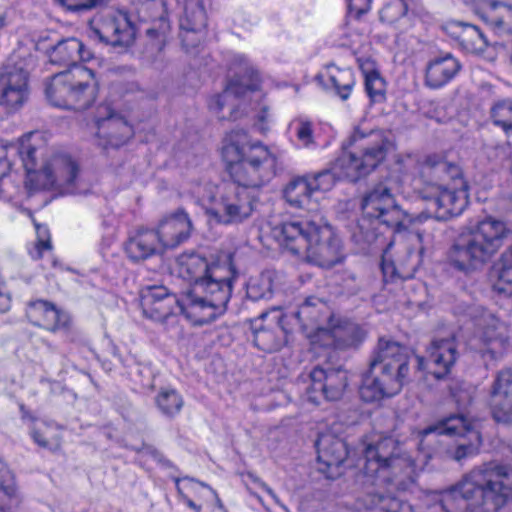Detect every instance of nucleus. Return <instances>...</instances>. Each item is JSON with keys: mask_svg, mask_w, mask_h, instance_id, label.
<instances>
[{"mask_svg": "<svg viewBox=\"0 0 512 512\" xmlns=\"http://www.w3.org/2000/svg\"><path fill=\"white\" fill-rule=\"evenodd\" d=\"M296 137L299 142L306 148L311 147L315 144L312 123L308 120L298 119L295 121Z\"/></svg>", "mask_w": 512, "mask_h": 512, "instance_id": "obj_53", "label": "nucleus"}, {"mask_svg": "<svg viewBox=\"0 0 512 512\" xmlns=\"http://www.w3.org/2000/svg\"><path fill=\"white\" fill-rule=\"evenodd\" d=\"M407 11V3L402 0H392L380 10L379 18L384 23L393 24L405 16Z\"/></svg>", "mask_w": 512, "mask_h": 512, "instance_id": "obj_49", "label": "nucleus"}, {"mask_svg": "<svg viewBox=\"0 0 512 512\" xmlns=\"http://www.w3.org/2000/svg\"><path fill=\"white\" fill-rule=\"evenodd\" d=\"M363 445L362 476L366 479L364 483L371 486H386L412 466L410 457L392 437H379L364 442Z\"/></svg>", "mask_w": 512, "mask_h": 512, "instance_id": "obj_8", "label": "nucleus"}, {"mask_svg": "<svg viewBox=\"0 0 512 512\" xmlns=\"http://www.w3.org/2000/svg\"><path fill=\"white\" fill-rule=\"evenodd\" d=\"M82 42L76 38H66L48 50L50 62L57 65L78 66Z\"/></svg>", "mask_w": 512, "mask_h": 512, "instance_id": "obj_37", "label": "nucleus"}, {"mask_svg": "<svg viewBox=\"0 0 512 512\" xmlns=\"http://www.w3.org/2000/svg\"><path fill=\"white\" fill-rule=\"evenodd\" d=\"M246 294L253 301L270 299L273 295V274L266 271L251 278L247 284Z\"/></svg>", "mask_w": 512, "mask_h": 512, "instance_id": "obj_42", "label": "nucleus"}, {"mask_svg": "<svg viewBox=\"0 0 512 512\" xmlns=\"http://www.w3.org/2000/svg\"><path fill=\"white\" fill-rule=\"evenodd\" d=\"M368 370L392 396L398 394L408 380L409 367L394 368L389 364L369 362Z\"/></svg>", "mask_w": 512, "mask_h": 512, "instance_id": "obj_33", "label": "nucleus"}, {"mask_svg": "<svg viewBox=\"0 0 512 512\" xmlns=\"http://www.w3.org/2000/svg\"><path fill=\"white\" fill-rule=\"evenodd\" d=\"M492 123L501 128L506 136L512 135V99L496 101L490 109Z\"/></svg>", "mask_w": 512, "mask_h": 512, "instance_id": "obj_43", "label": "nucleus"}, {"mask_svg": "<svg viewBox=\"0 0 512 512\" xmlns=\"http://www.w3.org/2000/svg\"><path fill=\"white\" fill-rule=\"evenodd\" d=\"M50 248H51L50 240L49 239L40 238L38 240V243H37V250H38L37 257L40 258L42 256V251L50 249Z\"/></svg>", "mask_w": 512, "mask_h": 512, "instance_id": "obj_63", "label": "nucleus"}, {"mask_svg": "<svg viewBox=\"0 0 512 512\" xmlns=\"http://www.w3.org/2000/svg\"><path fill=\"white\" fill-rule=\"evenodd\" d=\"M162 245L153 229L141 227L131 234L124 244V251L134 263L143 262L162 252Z\"/></svg>", "mask_w": 512, "mask_h": 512, "instance_id": "obj_27", "label": "nucleus"}, {"mask_svg": "<svg viewBox=\"0 0 512 512\" xmlns=\"http://www.w3.org/2000/svg\"><path fill=\"white\" fill-rule=\"evenodd\" d=\"M325 333L332 339L337 350L357 349L365 340L367 332L358 323L345 318H333L329 321Z\"/></svg>", "mask_w": 512, "mask_h": 512, "instance_id": "obj_24", "label": "nucleus"}, {"mask_svg": "<svg viewBox=\"0 0 512 512\" xmlns=\"http://www.w3.org/2000/svg\"><path fill=\"white\" fill-rule=\"evenodd\" d=\"M49 162L54 173L56 189L74 193L79 173L78 164L68 155H56Z\"/></svg>", "mask_w": 512, "mask_h": 512, "instance_id": "obj_36", "label": "nucleus"}, {"mask_svg": "<svg viewBox=\"0 0 512 512\" xmlns=\"http://www.w3.org/2000/svg\"><path fill=\"white\" fill-rule=\"evenodd\" d=\"M112 354L114 355V357H116L119 362L124 366V367H129L131 366V362L134 361V359L132 357H127V358H123L120 354H119V349L117 348V346L115 345H112Z\"/></svg>", "mask_w": 512, "mask_h": 512, "instance_id": "obj_62", "label": "nucleus"}, {"mask_svg": "<svg viewBox=\"0 0 512 512\" xmlns=\"http://www.w3.org/2000/svg\"><path fill=\"white\" fill-rule=\"evenodd\" d=\"M247 476L255 483H258L262 489H264L275 501L278 502V498L274 491L263 481H261L256 475L249 472Z\"/></svg>", "mask_w": 512, "mask_h": 512, "instance_id": "obj_60", "label": "nucleus"}, {"mask_svg": "<svg viewBox=\"0 0 512 512\" xmlns=\"http://www.w3.org/2000/svg\"><path fill=\"white\" fill-rule=\"evenodd\" d=\"M359 395L360 398L367 403L379 401L384 397H391V395L379 383V379L374 377L369 370L364 372L362 375Z\"/></svg>", "mask_w": 512, "mask_h": 512, "instance_id": "obj_44", "label": "nucleus"}, {"mask_svg": "<svg viewBox=\"0 0 512 512\" xmlns=\"http://www.w3.org/2000/svg\"><path fill=\"white\" fill-rule=\"evenodd\" d=\"M315 446L318 461L327 468L339 467L348 456L345 441L330 433L319 435Z\"/></svg>", "mask_w": 512, "mask_h": 512, "instance_id": "obj_32", "label": "nucleus"}, {"mask_svg": "<svg viewBox=\"0 0 512 512\" xmlns=\"http://www.w3.org/2000/svg\"><path fill=\"white\" fill-rule=\"evenodd\" d=\"M371 504L384 512H413L409 503L381 493L372 494Z\"/></svg>", "mask_w": 512, "mask_h": 512, "instance_id": "obj_47", "label": "nucleus"}, {"mask_svg": "<svg viewBox=\"0 0 512 512\" xmlns=\"http://www.w3.org/2000/svg\"><path fill=\"white\" fill-rule=\"evenodd\" d=\"M240 64H244V76H248L250 83L246 84L240 77H235L229 81L225 90L217 96L215 102L210 105L215 111H221L227 104L231 97L240 98L243 97L247 92H252L258 89V72L247 65L246 58L244 56H237L235 58Z\"/></svg>", "mask_w": 512, "mask_h": 512, "instance_id": "obj_31", "label": "nucleus"}, {"mask_svg": "<svg viewBox=\"0 0 512 512\" xmlns=\"http://www.w3.org/2000/svg\"><path fill=\"white\" fill-rule=\"evenodd\" d=\"M267 315L262 313L258 318L251 320L252 342L258 349L272 353L285 344L287 331L281 323L282 317L271 324L264 325L263 320Z\"/></svg>", "mask_w": 512, "mask_h": 512, "instance_id": "obj_23", "label": "nucleus"}, {"mask_svg": "<svg viewBox=\"0 0 512 512\" xmlns=\"http://www.w3.org/2000/svg\"><path fill=\"white\" fill-rule=\"evenodd\" d=\"M510 233L503 221L486 217L453 240L446 252V262L465 275L481 271L504 246Z\"/></svg>", "mask_w": 512, "mask_h": 512, "instance_id": "obj_5", "label": "nucleus"}, {"mask_svg": "<svg viewBox=\"0 0 512 512\" xmlns=\"http://www.w3.org/2000/svg\"><path fill=\"white\" fill-rule=\"evenodd\" d=\"M447 435V436H465L469 440L459 442L453 452V459L460 462L463 459L476 455L481 444V437L478 431L472 429L471 422L464 414L450 415L436 424L428 426L422 431L423 436L429 434Z\"/></svg>", "mask_w": 512, "mask_h": 512, "instance_id": "obj_14", "label": "nucleus"}, {"mask_svg": "<svg viewBox=\"0 0 512 512\" xmlns=\"http://www.w3.org/2000/svg\"><path fill=\"white\" fill-rule=\"evenodd\" d=\"M328 78L336 94L342 100H347L355 84L352 71L350 69L333 68L329 70Z\"/></svg>", "mask_w": 512, "mask_h": 512, "instance_id": "obj_45", "label": "nucleus"}, {"mask_svg": "<svg viewBox=\"0 0 512 512\" xmlns=\"http://www.w3.org/2000/svg\"><path fill=\"white\" fill-rule=\"evenodd\" d=\"M427 356H418L417 363L420 370H427L437 380L444 379L455 365L459 353L454 338L433 340L427 348Z\"/></svg>", "mask_w": 512, "mask_h": 512, "instance_id": "obj_17", "label": "nucleus"}, {"mask_svg": "<svg viewBox=\"0 0 512 512\" xmlns=\"http://www.w3.org/2000/svg\"><path fill=\"white\" fill-rule=\"evenodd\" d=\"M203 32H190L180 30V38L183 47L189 51L192 48H196L202 40Z\"/></svg>", "mask_w": 512, "mask_h": 512, "instance_id": "obj_55", "label": "nucleus"}, {"mask_svg": "<svg viewBox=\"0 0 512 512\" xmlns=\"http://www.w3.org/2000/svg\"><path fill=\"white\" fill-rule=\"evenodd\" d=\"M428 203L426 211L419 218H434L438 221H447L460 215L468 204L467 191L463 180L453 186L427 188L417 194Z\"/></svg>", "mask_w": 512, "mask_h": 512, "instance_id": "obj_12", "label": "nucleus"}, {"mask_svg": "<svg viewBox=\"0 0 512 512\" xmlns=\"http://www.w3.org/2000/svg\"><path fill=\"white\" fill-rule=\"evenodd\" d=\"M85 66H74L50 77L45 86L48 102L55 107L68 109L74 97L77 75H82Z\"/></svg>", "mask_w": 512, "mask_h": 512, "instance_id": "obj_21", "label": "nucleus"}, {"mask_svg": "<svg viewBox=\"0 0 512 512\" xmlns=\"http://www.w3.org/2000/svg\"><path fill=\"white\" fill-rule=\"evenodd\" d=\"M154 460L165 469H175L174 464L165 457L162 452H159L158 455L154 458Z\"/></svg>", "mask_w": 512, "mask_h": 512, "instance_id": "obj_61", "label": "nucleus"}, {"mask_svg": "<svg viewBox=\"0 0 512 512\" xmlns=\"http://www.w3.org/2000/svg\"><path fill=\"white\" fill-rule=\"evenodd\" d=\"M488 403L495 421L512 423V368H503L496 373Z\"/></svg>", "mask_w": 512, "mask_h": 512, "instance_id": "obj_19", "label": "nucleus"}, {"mask_svg": "<svg viewBox=\"0 0 512 512\" xmlns=\"http://www.w3.org/2000/svg\"><path fill=\"white\" fill-rule=\"evenodd\" d=\"M78 82L70 110L83 111L88 109L95 102L98 95V81L92 69L84 67L82 75H77Z\"/></svg>", "mask_w": 512, "mask_h": 512, "instance_id": "obj_34", "label": "nucleus"}, {"mask_svg": "<svg viewBox=\"0 0 512 512\" xmlns=\"http://www.w3.org/2000/svg\"><path fill=\"white\" fill-rule=\"evenodd\" d=\"M0 493H3L9 499L16 496L14 475L2 460H0ZM0 511L6 512L1 504Z\"/></svg>", "mask_w": 512, "mask_h": 512, "instance_id": "obj_51", "label": "nucleus"}, {"mask_svg": "<svg viewBox=\"0 0 512 512\" xmlns=\"http://www.w3.org/2000/svg\"><path fill=\"white\" fill-rule=\"evenodd\" d=\"M179 26L182 31L204 32L207 16L201 0H184V12Z\"/></svg>", "mask_w": 512, "mask_h": 512, "instance_id": "obj_39", "label": "nucleus"}, {"mask_svg": "<svg viewBox=\"0 0 512 512\" xmlns=\"http://www.w3.org/2000/svg\"><path fill=\"white\" fill-rule=\"evenodd\" d=\"M450 394L453 397L460 412L458 414H464V411L473 402V390L466 386L464 383H455L450 385Z\"/></svg>", "mask_w": 512, "mask_h": 512, "instance_id": "obj_50", "label": "nucleus"}, {"mask_svg": "<svg viewBox=\"0 0 512 512\" xmlns=\"http://www.w3.org/2000/svg\"><path fill=\"white\" fill-rule=\"evenodd\" d=\"M314 192L330 191L337 181L347 179L346 168L340 164V156L329 167L316 172L306 174Z\"/></svg>", "mask_w": 512, "mask_h": 512, "instance_id": "obj_38", "label": "nucleus"}, {"mask_svg": "<svg viewBox=\"0 0 512 512\" xmlns=\"http://www.w3.org/2000/svg\"><path fill=\"white\" fill-rule=\"evenodd\" d=\"M138 18L148 24L145 34L158 51H161L171 30L166 0H142L137 9Z\"/></svg>", "mask_w": 512, "mask_h": 512, "instance_id": "obj_16", "label": "nucleus"}, {"mask_svg": "<svg viewBox=\"0 0 512 512\" xmlns=\"http://www.w3.org/2000/svg\"><path fill=\"white\" fill-rule=\"evenodd\" d=\"M465 314L482 330L481 346L477 348V352L488 367L490 363L499 360L505 352L508 343L507 327L504 322L481 306H469Z\"/></svg>", "mask_w": 512, "mask_h": 512, "instance_id": "obj_10", "label": "nucleus"}, {"mask_svg": "<svg viewBox=\"0 0 512 512\" xmlns=\"http://www.w3.org/2000/svg\"><path fill=\"white\" fill-rule=\"evenodd\" d=\"M313 193L307 175L291 180L283 191L286 202L294 208H305L310 203Z\"/></svg>", "mask_w": 512, "mask_h": 512, "instance_id": "obj_40", "label": "nucleus"}, {"mask_svg": "<svg viewBox=\"0 0 512 512\" xmlns=\"http://www.w3.org/2000/svg\"><path fill=\"white\" fill-rule=\"evenodd\" d=\"M342 148L340 164L346 168L347 180L356 182L377 168L394 145L382 130L356 127Z\"/></svg>", "mask_w": 512, "mask_h": 512, "instance_id": "obj_7", "label": "nucleus"}, {"mask_svg": "<svg viewBox=\"0 0 512 512\" xmlns=\"http://www.w3.org/2000/svg\"><path fill=\"white\" fill-rule=\"evenodd\" d=\"M259 193L247 190L235 183H223L215 207L208 210L218 223L238 224L250 218L259 203Z\"/></svg>", "mask_w": 512, "mask_h": 512, "instance_id": "obj_9", "label": "nucleus"}, {"mask_svg": "<svg viewBox=\"0 0 512 512\" xmlns=\"http://www.w3.org/2000/svg\"><path fill=\"white\" fill-rule=\"evenodd\" d=\"M60 5L69 11H88L100 5L103 0H57Z\"/></svg>", "mask_w": 512, "mask_h": 512, "instance_id": "obj_54", "label": "nucleus"}, {"mask_svg": "<svg viewBox=\"0 0 512 512\" xmlns=\"http://www.w3.org/2000/svg\"><path fill=\"white\" fill-rule=\"evenodd\" d=\"M458 59L451 53L430 60L425 70V84L431 89H439L449 83L461 70Z\"/></svg>", "mask_w": 512, "mask_h": 512, "instance_id": "obj_29", "label": "nucleus"}, {"mask_svg": "<svg viewBox=\"0 0 512 512\" xmlns=\"http://www.w3.org/2000/svg\"><path fill=\"white\" fill-rule=\"evenodd\" d=\"M362 217L359 219L354 240L359 244L375 243L380 233L378 227L383 225L394 232L408 230L413 217L397 203L391 188L379 182L369 188L362 196L360 203Z\"/></svg>", "mask_w": 512, "mask_h": 512, "instance_id": "obj_6", "label": "nucleus"}, {"mask_svg": "<svg viewBox=\"0 0 512 512\" xmlns=\"http://www.w3.org/2000/svg\"><path fill=\"white\" fill-rule=\"evenodd\" d=\"M233 256H228V273L222 275L219 265L209 263L198 254L187 256L181 263V273L190 288L184 292L182 307L186 318L195 325H205L222 316L230 301L234 281L239 275Z\"/></svg>", "mask_w": 512, "mask_h": 512, "instance_id": "obj_1", "label": "nucleus"}, {"mask_svg": "<svg viewBox=\"0 0 512 512\" xmlns=\"http://www.w3.org/2000/svg\"><path fill=\"white\" fill-rule=\"evenodd\" d=\"M26 317L34 325L55 332L68 325V316L46 300L30 301L27 305Z\"/></svg>", "mask_w": 512, "mask_h": 512, "instance_id": "obj_28", "label": "nucleus"}, {"mask_svg": "<svg viewBox=\"0 0 512 512\" xmlns=\"http://www.w3.org/2000/svg\"><path fill=\"white\" fill-rule=\"evenodd\" d=\"M512 501V466L495 461L466 473L430 512H497Z\"/></svg>", "mask_w": 512, "mask_h": 512, "instance_id": "obj_2", "label": "nucleus"}, {"mask_svg": "<svg viewBox=\"0 0 512 512\" xmlns=\"http://www.w3.org/2000/svg\"><path fill=\"white\" fill-rule=\"evenodd\" d=\"M107 115L97 119V135L105 139L104 147L118 148L133 136L132 126L120 114L105 108Z\"/></svg>", "mask_w": 512, "mask_h": 512, "instance_id": "obj_26", "label": "nucleus"}, {"mask_svg": "<svg viewBox=\"0 0 512 512\" xmlns=\"http://www.w3.org/2000/svg\"><path fill=\"white\" fill-rule=\"evenodd\" d=\"M309 377L311 384L307 388V398L314 404H319L321 399L338 401L344 396L349 385V374L342 366L327 367L315 366Z\"/></svg>", "mask_w": 512, "mask_h": 512, "instance_id": "obj_13", "label": "nucleus"}, {"mask_svg": "<svg viewBox=\"0 0 512 512\" xmlns=\"http://www.w3.org/2000/svg\"><path fill=\"white\" fill-rule=\"evenodd\" d=\"M221 154L231 181L260 194L275 176L276 157L260 142L252 143L243 129H234L223 140Z\"/></svg>", "mask_w": 512, "mask_h": 512, "instance_id": "obj_4", "label": "nucleus"}, {"mask_svg": "<svg viewBox=\"0 0 512 512\" xmlns=\"http://www.w3.org/2000/svg\"><path fill=\"white\" fill-rule=\"evenodd\" d=\"M495 288L499 292L512 294V245L501 255V268Z\"/></svg>", "mask_w": 512, "mask_h": 512, "instance_id": "obj_46", "label": "nucleus"}, {"mask_svg": "<svg viewBox=\"0 0 512 512\" xmlns=\"http://www.w3.org/2000/svg\"><path fill=\"white\" fill-rule=\"evenodd\" d=\"M79 61H89L92 58V53L86 49L84 44L82 43V49L79 53Z\"/></svg>", "mask_w": 512, "mask_h": 512, "instance_id": "obj_64", "label": "nucleus"}, {"mask_svg": "<svg viewBox=\"0 0 512 512\" xmlns=\"http://www.w3.org/2000/svg\"><path fill=\"white\" fill-rule=\"evenodd\" d=\"M494 150L496 157L500 160H508L512 157V144L509 141L497 144Z\"/></svg>", "mask_w": 512, "mask_h": 512, "instance_id": "obj_57", "label": "nucleus"}, {"mask_svg": "<svg viewBox=\"0 0 512 512\" xmlns=\"http://www.w3.org/2000/svg\"><path fill=\"white\" fill-rule=\"evenodd\" d=\"M184 301V294L179 299L176 295L169 293L164 286H150L142 291L141 306L143 313L159 322L165 321L174 313L175 308H179L182 314L186 316L181 302Z\"/></svg>", "mask_w": 512, "mask_h": 512, "instance_id": "obj_18", "label": "nucleus"}, {"mask_svg": "<svg viewBox=\"0 0 512 512\" xmlns=\"http://www.w3.org/2000/svg\"><path fill=\"white\" fill-rule=\"evenodd\" d=\"M31 436L35 443H37L39 446L43 448L52 449V446L50 445L42 431L34 429L31 432Z\"/></svg>", "mask_w": 512, "mask_h": 512, "instance_id": "obj_59", "label": "nucleus"}, {"mask_svg": "<svg viewBox=\"0 0 512 512\" xmlns=\"http://www.w3.org/2000/svg\"><path fill=\"white\" fill-rule=\"evenodd\" d=\"M12 163L8 160L7 149L0 145V180L8 175L11 169Z\"/></svg>", "mask_w": 512, "mask_h": 512, "instance_id": "obj_56", "label": "nucleus"}, {"mask_svg": "<svg viewBox=\"0 0 512 512\" xmlns=\"http://www.w3.org/2000/svg\"><path fill=\"white\" fill-rule=\"evenodd\" d=\"M370 362L389 364L394 368L400 369L409 367L405 347L396 341L385 338H379L377 346L371 355Z\"/></svg>", "mask_w": 512, "mask_h": 512, "instance_id": "obj_35", "label": "nucleus"}, {"mask_svg": "<svg viewBox=\"0 0 512 512\" xmlns=\"http://www.w3.org/2000/svg\"><path fill=\"white\" fill-rule=\"evenodd\" d=\"M365 90L372 101L379 102L385 98V81L377 71L365 76Z\"/></svg>", "mask_w": 512, "mask_h": 512, "instance_id": "obj_48", "label": "nucleus"}, {"mask_svg": "<svg viewBox=\"0 0 512 512\" xmlns=\"http://www.w3.org/2000/svg\"><path fill=\"white\" fill-rule=\"evenodd\" d=\"M154 402L159 412L168 419L175 418L184 406L182 395L171 387L160 388Z\"/></svg>", "mask_w": 512, "mask_h": 512, "instance_id": "obj_41", "label": "nucleus"}, {"mask_svg": "<svg viewBox=\"0 0 512 512\" xmlns=\"http://www.w3.org/2000/svg\"><path fill=\"white\" fill-rule=\"evenodd\" d=\"M192 229V223L186 212L178 210L160 221L155 231L163 248H175L186 241Z\"/></svg>", "mask_w": 512, "mask_h": 512, "instance_id": "obj_25", "label": "nucleus"}, {"mask_svg": "<svg viewBox=\"0 0 512 512\" xmlns=\"http://www.w3.org/2000/svg\"><path fill=\"white\" fill-rule=\"evenodd\" d=\"M273 235L291 254L320 267L332 268L343 261L341 240L327 223L288 219L273 228Z\"/></svg>", "mask_w": 512, "mask_h": 512, "instance_id": "obj_3", "label": "nucleus"}, {"mask_svg": "<svg viewBox=\"0 0 512 512\" xmlns=\"http://www.w3.org/2000/svg\"><path fill=\"white\" fill-rule=\"evenodd\" d=\"M301 328L305 331H323L329 325V321L334 318L332 311L322 298L316 296L307 297L294 313Z\"/></svg>", "mask_w": 512, "mask_h": 512, "instance_id": "obj_22", "label": "nucleus"}, {"mask_svg": "<svg viewBox=\"0 0 512 512\" xmlns=\"http://www.w3.org/2000/svg\"><path fill=\"white\" fill-rule=\"evenodd\" d=\"M18 153L22 165L26 171V188L29 190H46L56 188L54 173L50 162L37 168V149L30 143H21L19 146H12Z\"/></svg>", "mask_w": 512, "mask_h": 512, "instance_id": "obj_20", "label": "nucleus"}, {"mask_svg": "<svg viewBox=\"0 0 512 512\" xmlns=\"http://www.w3.org/2000/svg\"><path fill=\"white\" fill-rule=\"evenodd\" d=\"M29 72L26 60L12 54L0 71V107L6 113L18 111L29 97Z\"/></svg>", "mask_w": 512, "mask_h": 512, "instance_id": "obj_11", "label": "nucleus"}, {"mask_svg": "<svg viewBox=\"0 0 512 512\" xmlns=\"http://www.w3.org/2000/svg\"><path fill=\"white\" fill-rule=\"evenodd\" d=\"M462 180L461 168L438 155H428L418 165V174L413 180L416 194L427 188L445 187Z\"/></svg>", "mask_w": 512, "mask_h": 512, "instance_id": "obj_15", "label": "nucleus"}, {"mask_svg": "<svg viewBox=\"0 0 512 512\" xmlns=\"http://www.w3.org/2000/svg\"><path fill=\"white\" fill-rule=\"evenodd\" d=\"M95 34L100 41L115 48L126 49L135 40V28L126 16L121 19H112L105 22Z\"/></svg>", "mask_w": 512, "mask_h": 512, "instance_id": "obj_30", "label": "nucleus"}, {"mask_svg": "<svg viewBox=\"0 0 512 512\" xmlns=\"http://www.w3.org/2000/svg\"><path fill=\"white\" fill-rule=\"evenodd\" d=\"M371 0H350L349 8L355 11L357 16H361L370 9Z\"/></svg>", "mask_w": 512, "mask_h": 512, "instance_id": "obj_58", "label": "nucleus"}, {"mask_svg": "<svg viewBox=\"0 0 512 512\" xmlns=\"http://www.w3.org/2000/svg\"><path fill=\"white\" fill-rule=\"evenodd\" d=\"M455 28H461L462 31L457 35V38L464 43L476 44L477 40H483L485 42L484 34L480 31L477 26L468 23H455Z\"/></svg>", "mask_w": 512, "mask_h": 512, "instance_id": "obj_52", "label": "nucleus"}]
</instances>
